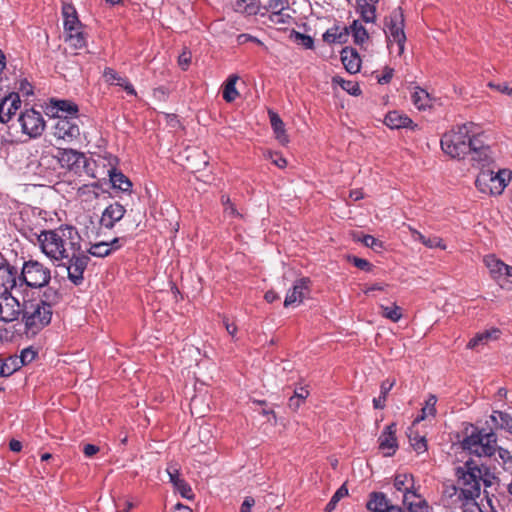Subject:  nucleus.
Listing matches in <instances>:
<instances>
[{"label": "nucleus", "instance_id": "obj_9", "mask_svg": "<svg viewBox=\"0 0 512 512\" xmlns=\"http://www.w3.org/2000/svg\"><path fill=\"white\" fill-rule=\"evenodd\" d=\"M89 260V256L82 250V246L80 245L73 251L72 255H68L67 258L61 262V264L65 265L67 268L68 279L75 285H80L83 282V275Z\"/></svg>", "mask_w": 512, "mask_h": 512}, {"label": "nucleus", "instance_id": "obj_52", "mask_svg": "<svg viewBox=\"0 0 512 512\" xmlns=\"http://www.w3.org/2000/svg\"><path fill=\"white\" fill-rule=\"evenodd\" d=\"M497 283L501 288L511 290L512 289V266L507 265V269L503 270L501 276L497 278Z\"/></svg>", "mask_w": 512, "mask_h": 512}, {"label": "nucleus", "instance_id": "obj_18", "mask_svg": "<svg viewBox=\"0 0 512 512\" xmlns=\"http://www.w3.org/2000/svg\"><path fill=\"white\" fill-rule=\"evenodd\" d=\"M21 106L18 94L12 93L4 97L0 102V122L5 124L11 120Z\"/></svg>", "mask_w": 512, "mask_h": 512}, {"label": "nucleus", "instance_id": "obj_48", "mask_svg": "<svg viewBox=\"0 0 512 512\" xmlns=\"http://www.w3.org/2000/svg\"><path fill=\"white\" fill-rule=\"evenodd\" d=\"M408 437L411 446L418 454L423 453L427 450V441L424 436H420L418 433L414 434L413 431L410 430Z\"/></svg>", "mask_w": 512, "mask_h": 512}, {"label": "nucleus", "instance_id": "obj_11", "mask_svg": "<svg viewBox=\"0 0 512 512\" xmlns=\"http://www.w3.org/2000/svg\"><path fill=\"white\" fill-rule=\"evenodd\" d=\"M18 122L21 126L22 133L28 135L30 138L41 136L46 126L42 114L33 108L21 112L18 117Z\"/></svg>", "mask_w": 512, "mask_h": 512}, {"label": "nucleus", "instance_id": "obj_45", "mask_svg": "<svg viewBox=\"0 0 512 512\" xmlns=\"http://www.w3.org/2000/svg\"><path fill=\"white\" fill-rule=\"evenodd\" d=\"M66 34V42H69L71 46L76 49L83 48L86 44V40L81 28H76L71 31H65Z\"/></svg>", "mask_w": 512, "mask_h": 512}, {"label": "nucleus", "instance_id": "obj_64", "mask_svg": "<svg viewBox=\"0 0 512 512\" xmlns=\"http://www.w3.org/2000/svg\"><path fill=\"white\" fill-rule=\"evenodd\" d=\"M300 401H303L309 396V391L306 387H300L294 391V395Z\"/></svg>", "mask_w": 512, "mask_h": 512}, {"label": "nucleus", "instance_id": "obj_10", "mask_svg": "<svg viewBox=\"0 0 512 512\" xmlns=\"http://www.w3.org/2000/svg\"><path fill=\"white\" fill-rule=\"evenodd\" d=\"M56 158L62 168H66L75 174L89 173V162L82 152L73 149H58Z\"/></svg>", "mask_w": 512, "mask_h": 512}, {"label": "nucleus", "instance_id": "obj_34", "mask_svg": "<svg viewBox=\"0 0 512 512\" xmlns=\"http://www.w3.org/2000/svg\"><path fill=\"white\" fill-rule=\"evenodd\" d=\"M500 330L496 328H492L490 330H486L484 332L478 333L474 336L467 344V347L470 349H474L481 344H486L490 340H495L499 337Z\"/></svg>", "mask_w": 512, "mask_h": 512}, {"label": "nucleus", "instance_id": "obj_1", "mask_svg": "<svg viewBox=\"0 0 512 512\" xmlns=\"http://www.w3.org/2000/svg\"><path fill=\"white\" fill-rule=\"evenodd\" d=\"M455 478V484L447 486L444 490L445 496L451 499V504L460 508L472 504L481 512L476 503V499L481 495V468L473 459H469L462 466L455 468Z\"/></svg>", "mask_w": 512, "mask_h": 512}, {"label": "nucleus", "instance_id": "obj_57", "mask_svg": "<svg viewBox=\"0 0 512 512\" xmlns=\"http://www.w3.org/2000/svg\"><path fill=\"white\" fill-rule=\"evenodd\" d=\"M496 453H498L499 459L502 461L503 465L512 463V454L509 450L497 445Z\"/></svg>", "mask_w": 512, "mask_h": 512}, {"label": "nucleus", "instance_id": "obj_49", "mask_svg": "<svg viewBox=\"0 0 512 512\" xmlns=\"http://www.w3.org/2000/svg\"><path fill=\"white\" fill-rule=\"evenodd\" d=\"M174 488L185 499L192 500L195 497L191 486L184 479H176Z\"/></svg>", "mask_w": 512, "mask_h": 512}, {"label": "nucleus", "instance_id": "obj_24", "mask_svg": "<svg viewBox=\"0 0 512 512\" xmlns=\"http://www.w3.org/2000/svg\"><path fill=\"white\" fill-rule=\"evenodd\" d=\"M121 238H114L110 243L108 242H99L91 245L88 253L95 257H106L112 251L117 250L121 247L120 241Z\"/></svg>", "mask_w": 512, "mask_h": 512}, {"label": "nucleus", "instance_id": "obj_29", "mask_svg": "<svg viewBox=\"0 0 512 512\" xmlns=\"http://www.w3.org/2000/svg\"><path fill=\"white\" fill-rule=\"evenodd\" d=\"M21 368V361L17 355L0 356V376L9 377Z\"/></svg>", "mask_w": 512, "mask_h": 512}, {"label": "nucleus", "instance_id": "obj_46", "mask_svg": "<svg viewBox=\"0 0 512 512\" xmlns=\"http://www.w3.org/2000/svg\"><path fill=\"white\" fill-rule=\"evenodd\" d=\"M350 29L357 45H362L369 38L367 30L358 20L353 21Z\"/></svg>", "mask_w": 512, "mask_h": 512}, {"label": "nucleus", "instance_id": "obj_4", "mask_svg": "<svg viewBox=\"0 0 512 512\" xmlns=\"http://www.w3.org/2000/svg\"><path fill=\"white\" fill-rule=\"evenodd\" d=\"M476 125L472 122L458 125L451 131L445 133L441 138V148L451 158L463 159L471 147L480 142V134L474 129Z\"/></svg>", "mask_w": 512, "mask_h": 512}, {"label": "nucleus", "instance_id": "obj_13", "mask_svg": "<svg viewBox=\"0 0 512 512\" xmlns=\"http://www.w3.org/2000/svg\"><path fill=\"white\" fill-rule=\"evenodd\" d=\"M21 224L19 225V232L28 241L35 244H40L44 233L47 232L44 229L41 219L34 213H21Z\"/></svg>", "mask_w": 512, "mask_h": 512}, {"label": "nucleus", "instance_id": "obj_41", "mask_svg": "<svg viewBox=\"0 0 512 512\" xmlns=\"http://www.w3.org/2000/svg\"><path fill=\"white\" fill-rule=\"evenodd\" d=\"M376 3H368L366 0H358V10L361 18L366 23H373L376 19Z\"/></svg>", "mask_w": 512, "mask_h": 512}, {"label": "nucleus", "instance_id": "obj_60", "mask_svg": "<svg viewBox=\"0 0 512 512\" xmlns=\"http://www.w3.org/2000/svg\"><path fill=\"white\" fill-rule=\"evenodd\" d=\"M191 62L190 52L184 51L178 57V64L183 70H187Z\"/></svg>", "mask_w": 512, "mask_h": 512}, {"label": "nucleus", "instance_id": "obj_43", "mask_svg": "<svg viewBox=\"0 0 512 512\" xmlns=\"http://www.w3.org/2000/svg\"><path fill=\"white\" fill-rule=\"evenodd\" d=\"M394 384H395L394 380L393 381L385 380L382 382V384L380 386L379 397L373 399V406L375 409H383L385 407L387 395L390 392V390L392 389V387L394 386Z\"/></svg>", "mask_w": 512, "mask_h": 512}, {"label": "nucleus", "instance_id": "obj_32", "mask_svg": "<svg viewBox=\"0 0 512 512\" xmlns=\"http://www.w3.org/2000/svg\"><path fill=\"white\" fill-rule=\"evenodd\" d=\"M409 230L411 232L413 239L415 241L421 242L424 246L428 248H440L442 250L446 249V245L443 243V240L440 237H426L421 232L412 227H409Z\"/></svg>", "mask_w": 512, "mask_h": 512}, {"label": "nucleus", "instance_id": "obj_42", "mask_svg": "<svg viewBox=\"0 0 512 512\" xmlns=\"http://www.w3.org/2000/svg\"><path fill=\"white\" fill-rule=\"evenodd\" d=\"M292 10L290 6L275 14H269L268 19L274 25H290L294 18L291 14Z\"/></svg>", "mask_w": 512, "mask_h": 512}, {"label": "nucleus", "instance_id": "obj_53", "mask_svg": "<svg viewBox=\"0 0 512 512\" xmlns=\"http://www.w3.org/2000/svg\"><path fill=\"white\" fill-rule=\"evenodd\" d=\"M358 240L361 241L366 247H369L374 251H379L383 248L382 241L378 240L372 235H364L362 238H359Z\"/></svg>", "mask_w": 512, "mask_h": 512}, {"label": "nucleus", "instance_id": "obj_6", "mask_svg": "<svg viewBox=\"0 0 512 512\" xmlns=\"http://www.w3.org/2000/svg\"><path fill=\"white\" fill-rule=\"evenodd\" d=\"M20 276L24 291L27 288H48L51 281V269L39 260L29 259L23 262Z\"/></svg>", "mask_w": 512, "mask_h": 512}, {"label": "nucleus", "instance_id": "obj_19", "mask_svg": "<svg viewBox=\"0 0 512 512\" xmlns=\"http://www.w3.org/2000/svg\"><path fill=\"white\" fill-rule=\"evenodd\" d=\"M125 212L126 210L123 205L117 202L110 204L102 213L100 219L101 226L107 229L113 228L115 223L123 218Z\"/></svg>", "mask_w": 512, "mask_h": 512}, {"label": "nucleus", "instance_id": "obj_30", "mask_svg": "<svg viewBox=\"0 0 512 512\" xmlns=\"http://www.w3.org/2000/svg\"><path fill=\"white\" fill-rule=\"evenodd\" d=\"M269 118L273 131L276 135V139L282 145L287 144L289 142V138L285 130L284 122L282 121L280 116L273 111H269Z\"/></svg>", "mask_w": 512, "mask_h": 512}, {"label": "nucleus", "instance_id": "obj_25", "mask_svg": "<svg viewBox=\"0 0 512 512\" xmlns=\"http://www.w3.org/2000/svg\"><path fill=\"white\" fill-rule=\"evenodd\" d=\"M489 420L492 422L490 429L505 430L512 434V416L502 411H493Z\"/></svg>", "mask_w": 512, "mask_h": 512}, {"label": "nucleus", "instance_id": "obj_20", "mask_svg": "<svg viewBox=\"0 0 512 512\" xmlns=\"http://www.w3.org/2000/svg\"><path fill=\"white\" fill-rule=\"evenodd\" d=\"M404 506L409 512H429L427 501L418 493V489L403 495L402 500Z\"/></svg>", "mask_w": 512, "mask_h": 512}, {"label": "nucleus", "instance_id": "obj_59", "mask_svg": "<svg viewBox=\"0 0 512 512\" xmlns=\"http://www.w3.org/2000/svg\"><path fill=\"white\" fill-rule=\"evenodd\" d=\"M496 479V476L491 473L488 468L485 469L484 473L482 472L481 482H483L485 488L492 486Z\"/></svg>", "mask_w": 512, "mask_h": 512}, {"label": "nucleus", "instance_id": "obj_61", "mask_svg": "<svg viewBox=\"0 0 512 512\" xmlns=\"http://www.w3.org/2000/svg\"><path fill=\"white\" fill-rule=\"evenodd\" d=\"M393 77V69L386 67L383 71V74L378 78V82L380 84H387L391 81Z\"/></svg>", "mask_w": 512, "mask_h": 512}, {"label": "nucleus", "instance_id": "obj_12", "mask_svg": "<svg viewBox=\"0 0 512 512\" xmlns=\"http://www.w3.org/2000/svg\"><path fill=\"white\" fill-rule=\"evenodd\" d=\"M20 270L6 259L0 262V292L24 291Z\"/></svg>", "mask_w": 512, "mask_h": 512}, {"label": "nucleus", "instance_id": "obj_14", "mask_svg": "<svg viewBox=\"0 0 512 512\" xmlns=\"http://www.w3.org/2000/svg\"><path fill=\"white\" fill-rule=\"evenodd\" d=\"M23 313V302L12 293L0 292V322L12 323Z\"/></svg>", "mask_w": 512, "mask_h": 512}, {"label": "nucleus", "instance_id": "obj_17", "mask_svg": "<svg viewBox=\"0 0 512 512\" xmlns=\"http://www.w3.org/2000/svg\"><path fill=\"white\" fill-rule=\"evenodd\" d=\"M379 449L384 456H393L398 449L396 437V424L391 423L385 427L378 438Z\"/></svg>", "mask_w": 512, "mask_h": 512}, {"label": "nucleus", "instance_id": "obj_16", "mask_svg": "<svg viewBox=\"0 0 512 512\" xmlns=\"http://www.w3.org/2000/svg\"><path fill=\"white\" fill-rule=\"evenodd\" d=\"M311 280L307 277H302L297 279L292 288L288 290L285 300L284 306H297L300 305L303 300L309 296L311 292Z\"/></svg>", "mask_w": 512, "mask_h": 512}, {"label": "nucleus", "instance_id": "obj_54", "mask_svg": "<svg viewBox=\"0 0 512 512\" xmlns=\"http://www.w3.org/2000/svg\"><path fill=\"white\" fill-rule=\"evenodd\" d=\"M37 356V352L32 348H25L21 351L18 360L21 361V367L31 363Z\"/></svg>", "mask_w": 512, "mask_h": 512}, {"label": "nucleus", "instance_id": "obj_62", "mask_svg": "<svg viewBox=\"0 0 512 512\" xmlns=\"http://www.w3.org/2000/svg\"><path fill=\"white\" fill-rule=\"evenodd\" d=\"M99 447L94 444H86L83 448V453L86 457H92L98 453Z\"/></svg>", "mask_w": 512, "mask_h": 512}, {"label": "nucleus", "instance_id": "obj_38", "mask_svg": "<svg viewBox=\"0 0 512 512\" xmlns=\"http://www.w3.org/2000/svg\"><path fill=\"white\" fill-rule=\"evenodd\" d=\"M436 403H437V397L434 394H429L427 400L425 401V405L421 409V413L414 421L415 423H418L420 421H423L427 419L428 417H435L436 415Z\"/></svg>", "mask_w": 512, "mask_h": 512}, {"label": "nucleus", "instance_id": "obj_28", "mask_svg": "<svg viewBox=\"0 0 512 512\" xmlns=\"http://www.w3.org/2000/svg\"><path fill=\"white\" fill-rule=\"evenodd\" d=\"M51 104L55 111V116L58 115H67V117H78V106L69 100H56L51 99Z\"/></svg>", "mask_w": 512, "mask_h": 512}, {"label": "nucleus", "instance_id": "obj_35", "mask_svg": "<svg viewBox=\"0 0 512 512\" xmlns=\"http://www.w3.org/2000/svg\"><path fill=\"white\" fill-rule=\"evenodd\" d=\"M348 35L349 29L347 27L341 30L338 26H334L324 33L323 40L327 43H345Z\"/></svg>", "mask_w": 512, "mask_h": 512}, {"label": "nucleus", "instance_id": "obj_5", "mask_svg": "<svg viewBox=\"0 0 512 512\" xmlns=\"http://www.w3.org/2000/svg\"><path fill=\"white\" fill-rule=\"evenodd\" d=\"M470 427L471 432L468 433V429H466V436L461 441L463 450H467L477 457H493L497 450L496 433L492 429L486 431L484 428L480 429L474 425H470Z\"/></svg>", "mask_w": 512, "mask_h": 512}, {"label": "nucleus", "instance_id": "obj_44", "mask_svg": "<svg viewBox=\"0 0 512 512\" xmlns=\"http://www.w3.org/2000/svg\"><path fill=\"white\" fill-rule=\"evenodd\" d=\"M379 307L381 310V315L394 323L398 322L403 316L401 307H399L396 303H393L390 306L381 304Z\"/></svg>", "mask_w": 512, "mask_h": 512}, {"label": "nucleus", "instance_id": "obj_2", "mask_svg": "<svg viewBox=\"0 0 512 512\" xmlns=\"http://www.w3.org/2000/svg\"><path fill=\"white\" fill-rule=\"evenodd\" d=\"M58 289L48 287L37 298L23 300L21 320L27 337H34L51 323L54 307L60 302Z\"/></svg>", "mask_w": 512, "mask_h": 512}, {"label": "nucleus", "instance_id": "obj_58", "mask_svg": "<svg viewBox=\"0 0 512 512\" xmlns=\"http://www.w3.org/2000/svg\"><path fill=\"white\" fill-rule=\"evenodd\" d=\"M294 34H295V39L300 40L301 44L305 48H307V49L313 48L314 41H313L312 37H310L309 35H305V34L296 32V31H294Z\"/></svg>", "mask_w": 512, "mask_h": 512}, {"label": "nucleus", "instance_id": "obj_26", "mask_svg": "<svg viewBox=\"0 0 512 512\" xmlns=\"http://www.w3.org/2000/svg\"><path fill=\"white\" fill-rule=\"evenodd\" d=\"M391 505L384 493L372 492L366 506L369 512H386Z\"/></svg>", "mask_w": 512, "mask_h": 512}, {"label": "nucleus", "instance_id": "obj_8", "mask_svg": "<svg viewBox=\"0 0 512 512\" xmlns=\"http://www.w3.org/2000/svg\"><path fill=\"white\" fill-rule=\"evenodd\" d=\"M405 19L401 7H397L391 11L389 16L385 18V34L388 47L392 43L397 44V54L401 56L405 50L406 34L404 32Z\"/></svg>", "mask_w": 512, "mask_h": 512}, {"label": "nucleus", "instance_id": "obj_27", "mask_svg": "<svg viewBox=\"0 0 512 512\" xmlns=\"http://www.w3.org/2000/svg\"><path fill=\"white\" fill-rule=\"evenodd\" d=\"M384 123L391 129H400L410 127L413 121L405 114L398 111H390L385 116Z\"/></svg>", "mask_w": 512, "mask_h": 512}, {"label": "nucleus", "instance_id": "obj_31", "mask_svg": "<svg viewBox=\"0 0 512 512\" xmlns=\"http://www.w3.org/2000/svg\"><path fill=\"white\" fill-rule=\"evenodd\" d=\"M393 485L397 491L404 494L411 492L415 489V481L412 474L397 473L394 477Z\"/></svg>", "mask_w": 512, "mask_h": 512}, {"label": "nucleus", "instance_id": "obj_22", "mask_svg": "<svg viewBox=\"0 0 512 512\" xmlns=\"http://www.w3.org/2000/svg\"><path fill=\"white\" fill-rule=\"evenodd\" d=\"M341 61L349 73L355 74L359 72L361 59L355 49L350 47L343 48L341 51Z\"/></svg>", "mask_w": 512, "mask_h": 512}, {"label": "nucleus", "instance_id": "obj_36", "mask_svg": "<svg viewBox=\"0 0 512 512\" xmlns=\"http://www.w3.org/2000/svg\"><path fill=\"white\" fill-rule=\"evenodd\" d=\"M238 79L239 77L237 75L232 74L224 83L222 96L223 99L228 103L233 102L239 96V92L236 89V83Z\"/></svg>", "mask_w": 512, "mask_h": 512}, {"label": "nucleus", "instance_id": "obj_47", "mask_svg": "<svg viewBox=\"0 0 512 512\" xmlns=\"http://www.w3.org/2000/svg\"><path fill=\"white\" fill-rule=\"evenodd\" d=\"M333 82L341 86L343 90L348 92L350 95L358 96L361 94L360 86L357 82L344 80L343 78L336 76L333 78Z\"/></svg>", "mask_w": 512, "mask_h": 512}, {"label": "nucleus", "instance_id": "obj_39", "mask_svg": "<svg viewBox=\"0 0 512 512\" xmlns=\"http://www.w3.org/2000/svg\"><path fill=\"white\" fill-rule=\"evenodd\" d=\"M484 262L490 271L491 276L496 281L501 276L503 270L507 269V264L497 259L494 255H488L484 258Z\"/></svg>", "mask_w": 512, "mask_h": 512}, {"label": "nucleus", "instance_id": "obj_63", "mask_svg": "<svg viewBox=\"0 0 512 512\" xmlns=\"http://www.w3.org/2000/svg\"><path fill=\"white\" fill-rule=\"evenodd\" d=\"M254 504L255 500L252 497H246L241 505L240 512H250Z\"/></svg>", "mask_w": 512, "mask_h": 512}, {"label": "nucleus", "instance_id": "obj_51", "mask_svg": "<svg viewBox=\"0 0 512 512\" xmlns=\"http://www.w3.org/2000/svg\"><path fill=\"white\" fill-rule=\"evenodd\" d=\"M288 0H268L264 8L269 14H275L288 8Z\"/></svg>", "mask_w": 512, "mask_h": 512}, {"label": "nucleus", "instance_id": "obj_21", "mask_svg": "<svg viewBox=\"0 0 512 512\" xmlns=\"http://www.w3.org/2000/svg\"><path fill=\"white\" fill-rule=\"evenodd\" d=\"M103 77L105 82L109 85H117L122 87L127 94L136 96L137 92L129 80L119 75V73L113 68L106 67L103 71Z\"/></svg>", "mask_w": 512, "mask_h": 512}, {"label": "nucleus", "instance_id": "obj_50", "mask_svg": "<svg viewBox=\"0 0 512 512\" xmlns=\"http://www.w3.org/2000/svg\"><path fill=\"white\" fill-rule=\"evenodd\" d=\"M348 495V489L345 485H342L332 496L328 504L326 505L325 511L331 512L334 510L338 504V502L345 496Z\"/></svg>", "mask_w": 512, "mask_h": 512}, {"label": "nucleus", "instance_id": "obj_15", "mask_svg": "<svg viewBox=\"0 0 512 512\" xmlns=\"http://www.w3.org/2000/svg\"><path fill=\"white\" fill-rule=\"evenodd\" d=\"M78 117H67V115H58L54 125L53 135L57 139L71 142L80 136Z\"/></svg>", "mask_w": 512, "mask_h": 512}, {"label": "nucleus", "instance_id": "obj_40", "mask_svg": "<svg viewBox=\"0 0 512 512\" xmlns=\"http://www.w3.org/2000/svg\"><path fill=\"white\" fill-rule=\"evenodd\" d=\"M109 176L113 188L119 189L123 192L130 190L132 183L123 173L117 172L113 169L109 171Z\"/></svg>", "mask_w": 512, "mask_h": 512}, {"label": "nucleus", "instance_id": "obj_33", "mask_svg": "<svg viewBox=\"0 0 512 512\" xmlns=\"http://www.w3.org/2000/svg\"><path fill=\"white\" fill-rule=\"evenodd\" d=\"M62 13L64 17V30L71 31L76 28H81V23L78 19L77 12L72 5L66 4L62 8Z\"/></svg>", "mask_w": 512, "mask_h": 512}, {"label": "nucleus", "instance_id": "obj_56", "mask_svg": "<svg viewBox=\"0 0 512 512\" xmlns=\"http://www.w3.org/2000/svg\"><path fill=\"white\" fill-rule=\"evenodd\" d=\"M488 87L497 90L500 93L506 94L510 97H512V86H510L506 82L495 84L493 82L488 83Z\"/></svg>", "mask_w": 512, "mask_h": 512}, {"label": "nucleus", "instance_id": "obj_7", "mask_svg": "<svg viewBox=\"0 0 512 512\" xmlns=\"http://www.w3.org/2000/svg\"><path fill=\"white\" fill-rule=\"evenodd\" d=\"M511 177L512 172L507 169H499L497 172L488 168L481 169L475 185L481 193L497 196L503 193Z\"/></svg>", "mask_w": 512, "mask_h": 512}, {"label": "nucleus", "instance_id": "obj_55", "mask_svg": "<svg viewBox=\"0 0 512 512\" xmlns=\"http://www.w3.org/2000/svg\"><path fill=\"white\" fill-rule=\"evenodd\" d=\"M349 261L355 267H357L358 269L363 270V271L369 272L373 268V265L369 261H367L366 259H363V258L352 256V257H349Z\"/></svg>", "mask_w": 512, "mask_h": 512}, {"label": "nucleus", "instance_id": "obj_3", "mask_svg": "<svg viewBox=\"0 0 512 512\" xmlns=\"http://www.w3.org/2000/svg\"><path fill=\"white\" fill-rule=\"evenodd\" d=\"M82 239L73 226L60 225L44 233L39 244L41 252L52 262L61 265L68 255L81 245Z\"/></svg>", "mask_w": 512, "mask_h": 512}, {"label": "nucleus", "instance_id": "obj_37", "mask_svg": "<svg viewBox=\"0 0 512 512\" xmlns=\"http://www.w3.org/2000/svg\"><path fill=\"white\" fill-rule=\"evenodd\" d=\"M411 100L419 110H425L431 106V98L429 93L420 87H415V90L411 95Z\"/></svg>", "mask_w": 512, "mask_h": 512}, {"label": "nucleus", "instance_id": "obj_23", "mask_svg": "<svg viewBox=\"0 0 512 512\" xmlns=\"http://www.w3.org/2000/svg\"><path fill=\"white\" fill-rule=\"evenodd\" d=\"M468 155L471 156V161L481 169H486L485 166L491 159L489 147L484 145L481 139L479 143H476V146L471 147V152Z\"/></svg>", "mask_w": 512, "mask_h": 512}]
</instances>
